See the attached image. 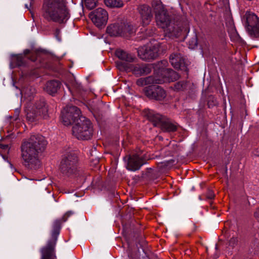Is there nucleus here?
<instances>
[{"mask_svg": "<svg viewBox=\"0 0 259 259\" xmlns=\"http://www.w3.org/2000/svg\"><path fill=\"white\" fill-rule=\"evenodd\" d=\"M47 142L40 135H33L24 141L21 146L23 164L29 169L36 170L41 166L40 156L45 150Z\"/></svg>", "mask_w": 259, "mask_h": 259, "instance_id": "1", "label": "nucleus"}, {"mask_svg": "<svg viewBox=\"0 0 259 259\" xmlns=\"http://www.w3.org/2000/svg\"><path fill=\"white\" fill-rule=\"evenodd\" d=\"M43 8V16L48 21L64 23L70 17L63 0H45Z\"/></svg>", "mask_w": 259, "mask_h": 259, "instance_id": "2", "label": "nucleus"}, {"mask_svg": "<svg viewBox=\"0 0 259 259\" xmlns=\"http://www.w3.org/2000/svg\"><path fill=\"white\" fill-rule=\"evenodd\" d=\"M78 159L75 154H68L62 159L60 169L61 173L69 178H74L79 176L81 171L77 165Z\"/></svg>", "mask_w": 259, "mask_h": 259, "instance_id": "3", "label": "nucleus"}, {"mask_svg": "<svg viewBox=\"0 0 259 259\" xmlns=\"http://www.w3.org/2000/svg\"><path fill=\"white\" fill-rule=\"evenodd\" d=\"M72 134L78 140H87L93 135V126L90 120L81 116L77 121L73 124Z\"/></svg>", "mask_w": 259, "mask_h": 259, "instance_id": "4", "label": "nucleus"}, {"mask_svg": "<svg viewBox=\"0 0 259 259\" xmlns=\"http://www.w3.org/2000/svg\"><path fill=\"white\" fill-rule=\"evenodd\" d=\"M156 20L157 25L164 29L166 36L169 37H177L181 33V29L171 23L167 12L162 10L156 15Z\"/></svg>", "mask_w": 259, "mask_h": 259, "instance_id": "5", "label": "nucleus"}, {"mask_svg": "<svg viewBox=\"0 0 259 259\" xmlns=\"http://www.w3.org/2000/svg\"><path fill=\"white\" fill-rule=\"evenodd\" d=\"M61 228V221L56 220L53 224L51 239L48 241L47 246L42 249L41 259H56L54 248Z\"/></svg>", "mask_w": 259, "mask_h": 259, "instance_id": "6", "label": "nucleus"}, {"mask_svg": "<svg viewBox=\"0 0 259 259\" xmlns=\"http://www.w3.org/2000/svg\"><path fill=\"white\" fill-rule=\"evenodd\" d=\"M107 32L111 36L129 37L135 32L133 25L127 22L112 24L107 28Z\"/></svg>", "mask_w": 259, "mask_h": 259, "instance_id": "7", "label": "nucleus"}, {"mask_svg": "<svg viewBox=\"0 0 259 259\" xmlns=\"http://www.w3.org/2000/svg\"><path fill=\"white\" fill-rule=\"evenodd\" d=\"M47 116L48 108L45 101L42 100L36 102L26 115L27 120L31 122L46 118Z\"/></svg>", "mask_w": 259, "mask_h": 259, "instance_id": "8", "label": "nucleus"}, {"mask_svg": "<svg viewBox=\"0 0 259 259\" xmlns=\"http://www.w3.org/2000/svg\"><path fill=\"white\" fill-rule=\"evenodd\" d=\"M120 70L127 72H132L136 76L145 75L151 72L152 67L148 64H131L127 63H120Z\"/></svg>", "mask_w": 259, "mask_h": 259, "instance_id": "9", "label": "nucleus"}, {"mask_svg": "<svg viewBox=\"0 0 259 259\" xmlns=\"http://www.w3.org/2000/svg\"><path fill=\"white\" fill-rule=\"evenodd\" d=\"M80 110L76 106H67L61 111V120L65 125L74 124L81 116Z\"/></svg>", "mask_w": 259, "mask_h": 259, "instance_id": "10", "label": "nucleus"}, {"mask_svg": "<svg viewBox=\"0 0 259 259\" xmlns=\"http://www.w3.org/2000/svg\"><path fill=\"white\" fill-rule=\"evenodd\" d=\"M246 29L249 35L253 38L259 37V19L253 13L250 12L245 14Z\"/></svg>", "mask_w": 259, "mask_h": 259, "instance_id": "11", "label": "nucleus"}, {"mask_svg": "<svg viewBox=\"0 0 259 259\" xmlns=\"http://www.w3.org/2000/svg\"><path fill=\"white\" fill-rule=\"evenodd\" d=\"M145 94L150 99L159 102H165L167 100L166 92L159 85H151L146 88Z\"/></svg>", "mask_w": 259, "mask_h": 259, "instance_id": "12", "label": "nucleus"}, {"mask_svg": "<svg viewBox=\"0 0 259 259\" xmlns=\"http://www.w3.org/2000/svg\"><path fill=\"white\" fill-rule=\"evenodd\" d=\"M159 45L158 43L151 46L140 48L138 50V56L143 60L154 59L158 56Z\"/></svg>", "mask_w": 259, "mask_h": 259, "instance_id": "13", "label": "nucleus"}, {"mask_svg": "<svg viewBox=\"0 0 259 259\" xmlns=\"http://www.w3.org/2000/svg\"><path fill=\"white\" fill-rule=\"evenodd\" d=\"M90 18L97 27H100L106 24L108 15L106 10L99 8L90 14Z\"/></svg>", "mask_w": 259, "mask_h": 259, "instance_id": "14", "label": "nucleus"}, {"mask_svg": "<svg viewBox=\"0 0 259 259\" xmlns=\"http://www.w3.org/2000/svg\"><path fill=\"white\" fill-rule=\"evenodd\" d=\"M138 10L143 25L149 24L153 17L151 8L148 5H142L138 7Z\"/></svg>", "mask_w": 259, "mask_h": 259, "instance_id": "15", "label": "nucleus"}, {"mask_svg": "<svg viewBox=\"0 0 259 259\" xmlns=\"http://www.w3.org/2000/svg\"><path fill=\"white\" fill-rule=\"evenodd\" d=\"M143 164L141 158L135 154L129 157L126 167L130 170L136 171L139 169Z\"/></svg>", "mask_w": 259, "mask_h": 259, "instance_id": "16", "label": "nucleus"}, {"mask_svg": "<svg viewBox=\"0 0 259 259\" xmlns=\"http://www.w3.org/2000/svg\"><path fill=\"white\" fill-rule=\"evenodd\" d=\"M115 55L120 60L124 61L117 62V65L119 69L121 67L120 65V63H130L134 62L135 59V57L131 54L121 49H117L115 52Z\"/></svg>", "mask_w": 259, "mask_h": 259, "instance_id": "17", "label": "nucleus"}, {"mask_svg": "<svg viewBox=\"0 0 259 259\" xmlns=\"http://www.w3.org/2000/svg\"><path fill=\"white\" fill-rule=\"evenodd\" d=\"M169 61L171 65L176 69H182L185 66L184 59L180 54H174L170 56Z\"/></svg>", "mask_w": 259, "mask_h": 259, "instance_id": "18", "label": "nucleus"}, {"mask_svg": "<svg viewBox=\"0 0 259 259\" xmlns=\"http://www.w3.org/2000/svg\"><path fill=\"white\" fill-rule=\"evenodd\" d=\"M147 116L150 121H151L155 126H159L161 125L162 121L165 118L159 114L155 113L153 111H149L147 113Z\"/></svg>", "mask_w": 259, "mask_h": 259, "instance_id": "19", "label": "nucleus"}, {"mask_svg": "<svg viewBox=\"0 0 259 259\" xmlns=\"http://www.w3.org/2000/svg\"><path fill=\"white\" fill-rule=\"evenodd\" d=\"M60 86L61 83L59 81L51 80L46 83L45 90L48 94L53 95L57 93Z\"/></svg>", "mask_w": 259, "mask_h": 259, "instance_id": "20", "label": "nucleus"}, {"mask_svg": "<svg viewBox=\"0 0 259 259\" xmlns=\"http://www.w3.org/2000/svg\"><path fill=\"white\" fill-rule=\"evenodd\" d=\"M160 127L163 131L166 132H174L177 130V125L165 117Z\"/></svg>", "mask_w": 259, "mask_h": 259, "instance_id": "21", "label": "nucleus"}, {"mask_svg": "<svg viewBox=\"0 0 259 259\" xmlns=\"http://www.w3.org/2000/svg\"><path fill=\"white\" fill-rule=\"evenodd\" d=\"M105 4L110 8H120L123 6L121 0H104Z\"/></svg>", "mask_w": 259, "mask_h": 259, "instance_id": "22", "label": "nucleus"}, {"mask_svg": "<svg viewBox=\"0 0 259 259\" xmlns=\"http://www.w3.org/2000/svg\"><path fill=\"white\" fill-rule=\"evenodd\" d=\"M164 72L167 73V77L170 81H174L179 78V75L176 71L171 69L167 68Z\"/></svg>", "mask_w": 259, "mask_h": 259, "instance_id": "23", "label": "nucleus"}, {"mask_svg": "<svg viewBox=\"0 0 259 259\" xmlns=\"http://www.w3.org/2000/svg\"><path fill=\"white\" fill-rule=\"evenodd\" d=\"M21 92V94H23L24 97L26 98H31L36 93L35 88L30 86L23 88Z\"/></svg>", "mask_w": 259, "mask_h": 259, "instance_id": "24", "label": "nucleus"}, {"mask_svg": "<svg viewBox=\"0 0 259 259\" xmlns=\"http://www.w3.org/2000/svg\"><path fill=\"white\" fill-rule=\"evenodd\" d=\"M162 82V80L157 77L150 76L145 78V84H160Z\"/></svg>", "mask_w": 259, "mask_h": 259, "instance_id": "25", "label": "nucleus"}, {"mask_svg": "<svg viewBox=\"0 0 259 259\" xmlns=\"http://www.w3.org/2000/svg\"><path fill=\"white\" fill-rule=\"evenodd\" d=\"M16 64L18 66H21L25 64L24 56L22 55H16L15 57Z\"/></svg>", "mask_w": 259, "mask_h": 259, "instance_id": "26", "label": "nucleus"}, {"mask_svg": "<svg viewBox=\"0 0 259 259\" xmlns=\"http://www.w3.org/2000/svg\"><path fill=\"white\" fill-rule=\"evenodd\" d=\"M186 83L185 81H179L175 84V89L177 90H183L186 88Z\"/></svg>", "mask_w": 259, "mask_h": 259, "instance_id": "27", "label": "nucleus"}, {"mask_svg": "<svg viewBox=\"0 0 259 259\" xmlns=\"http://www.w3.org/2000/svg\"><path fill=\"white\" fill-rule=\"evenodd\" d=\"M85 5L89 9L92 10L96 6V0H85Z\"/></svg>", "mask_w": 259, "mask_h": 259, "instance_id": "28", "label": "nucleus"}, {"mask_svg": "<svg viewBox=\"0 0 259 259\" xmlns=\"http://www.w3.org/2000/svg\"><path fill=\"white\" fill-rule=\"evenodd\" d=\"M238 239L236 237H232L229 241V245L232 246H234L237 243Z\"/></svg>", "mask_w": 259, "mask_h": 259, "instance_id": "29", "label": "nucleus"}, {"mask_svg": "<svg viewBox=\"0 0 259 259\" xmlns=\"http://www.w3.org/2000/svg\"><path fill=\"white\" fill-rule=\"evenodd\" d=\"M71 214H72V212L71 211H68V212H66L62 218V221L63 222L66 221L67 218L69 217Z\"/></svg>", "mask_w": 259, "mask_h": 259, "instance_id": "30", "label": "nucleus"}, {"mask_svg": "<svg viewBox=\"0 0 259 259\" xmlns=\"http://www.w3.org/2000/svg\"><path fill=\"white\" fill-rule=\"evenodd\" d=\"M208 198L211 199L214 198V194L212 191H209L207 195Z\"/></svg>", "mask_w": 259, "mask_h": 259, "instance_id": "31", "label": "nucleus"}, {"mask_svg": "<svg viewBox=\"0 0 259 259\" xmlns=\"http://www.w3.org/2000/svg\"><path fill=\"white\" fill-rule=\"evenodd\" d=\"M137 84L138 85H144V84H145V78L144 79H142V78H141V79H139L137 80Z\"/></svg>", "mask_w": 259, "mask_h": 259, "instance_id": "32", "label": "nucleus"}, {"mask_svg": "<svg viewBox=\"0 0 259 259\" xmlns=\"http://www.w3.org/2000/svg\"><path fill=\"white\" fill-rule=\"evenodd\" d=\"M217 104V101L213 102L212 101V103H211L210 101L209 100L208 102V106L209 108L212 107L213 106L216 105Z\"/></svg>", "mask_w": 259, "mask_h": 259, "instance_id": "33", "label": "nucleus"}, {"mask_svg": "<svg viewBox=\"0 0 259 259\" xmlns=\"http://www.w3.org/2000/svg\"><path fill=\"white\" fill-rule=\"evenodd\" d=\"M254 215L256 218H259V207L254 212Z\"/></svg>", "mask_w": 259, "mask_h": 259, "instance_id": "34", "label": "nucleus"}, {"mask_svg": "<svg viewBox=\"0 0 259 259\" xmlns=\"http://www.w3.org/2000/svg\"><path fill=\"white\" fill-rule=\"evenodd\" d=\"M255 155H257V156H259V147L257 148L256 150L255 151V153H254Z\"/></svg>", "mask_w": 259, "mask_h": 259, "instance_id": "35", "label": "nucleus"}, {"mask_svg": "<svg viewBox=\"0 0 259 259\" xmlns=\"http://www.w3.org/2000/svg\"><path fill=\"white\" fill-rule=\"evenodd\" d=\"M30 59L32 61H35L36 59V56L34 55V56H32Z\"/></svg>", "mask_w": 259, "mask_h": 259, "instance_id": "36", "label": "nucleus"}, {"mask_svg": "<svg viewBox=\"0 0 259 259\" xmlns=\"http://www.w3.org/2000/svg\"><path fill=\"white\" fill-rule=\"evenodd\" d=\"M29 52H30V51L28 50H25L24 52V56L25 57V55L28 54L29 53Z\"/></svg>", "mask_w": 259, "mask_h": 259, "instance_id": "37", "label": "nucleus"}, {"mask_svg": "<svg viewBox=\"0 0 259 259\" xmlns=\"http://www.w3.org/2000/svg\"><path fill=\"white\" fill-rule=\"evenodd\" d=\"M193 45L194 46H196L197 45V40H196V38H194V39L193 40Z\"/></svg>", "mask_w": 259, "mask_h": 259, "instance_id": "38", "label": "nucleus"}, {"mask_svg": "<svg viewBox=\"0 0 259 259\" xmlns=\"http://www.w3.org/2000/svg\"><path fill=\"white\" fill-rule=\"evenodd\" d=\"M128 255L129 257H132V254L130 252L128 253Z\"/></svg>", "mask_w": 259, "mask_h": 259, "instance_id": "39", "label": "nucleus"}, {"mask_svg": "<svg viewBox=\"0 0 259 259\" xmlns=\"http://www.w3.org/2000/svg\"><path fill=\"white\" fill-rule=\"evenodd\" d=\"M56 32H58L59 33V30H57Z\"/></svg>", "mask_w": 259, "mask_h": 259, "instance_id": "40", "label": "nucleus"}, {"mask_svg": "<svg viewBox=\"0 0 259 259\" xmlns=\"http://www.w3.org/2000/svg\"><path fill=\"white\" fill-rule=\"evenodd\" d=\"M234 31V33H235V34H236V30H235Z\"/></svg>", "mask_w": 259, "mask_h": 259, "instance_id": "41", "label": "nucleus"}]
</instances>
